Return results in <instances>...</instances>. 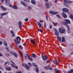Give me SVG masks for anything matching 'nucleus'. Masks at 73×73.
I'll list each match as a JSON object with an SVG mask.
<instances>
[{
	"label": "nucleus",
	"mask_w": 73,
	"mask_h": 73,
	"mask_svg": "<svg viewBox=\"0 0 73 73\" xmlns=\"http://www.w3.org/2000/svg\"><path fill=\"white\" fill-rule=\"evenodd\" d=\"M1 2L2 3H4V0H1Z\"/></svg>",
	"instance_id": "obj_61"
},
{
	"label": "nucleus",
	"mask_w": 73,
	"mask_h": 73,
	"mask_svg": "<svg viewBox=\"0 0 73 73\" xmlns=\"http://www.w3.org/2000/svg\"><path fill=\"white\" fill-rule=\"evenodd\" d=\"M10 48H11V49H13V47H12V46L10 45Z\"/></svg>",
	"instance_id": "obj_59"
},
{
	"label": "nucleus",
	"mask_w": 73,
	"mask_h": 73,
	"mask_svg": "<svg viewBox=\"0 0 73 73\" xmlns=\"http://www.w3.org/2000/svg\"><path fill=\"white\" fill-rule=\"evenodd\" d=\"M28 8H29V9H31V7L30 6H29L28 7Z\"/></svg>",
	"instance_id": "obj_60"
},
{
	"label": "nucleus",
	"mask_w": 73,
	"mask_h": 73,
	"mask_svg": "<svg viewBox=\"0 0 73 73\" xmlns=\"http://www.w3.org/2000/svg\"><path fill=\"white\" fill-rule=\"evenodd\" d=\"M8 62L7 61L6 62H5V63L4 64V66H5V65H7V64H8Z\"/></svg>",
	"instance_id": "obj_40"
},
{
	"label": "nucleus",
	"mask_w": 73,
	"mask_h": 73,
	"mask_svg": "<svg viewBox=\"0 0 73 73\" xmlns=\"http://www.w3.org/2000/svg\"><path fill=\"white\" fill-rule=\"evenodd\" d=\"M16 73H22V72L21 71H18L16 72Z\"/></svg>",
	"instance_id": "obj_49"
},
{
	"label": "nucleus",
	"mask_w": 73,
	"mask_h": 73,
	"mask_svg": "<svg viewBox=\"0 0 73 73\" xmlns=\"http://www.w3.org/2000/svg\"><path fill=\"white\" fill-rule=\"evenodd\" d=\"M48 69L49 70H52L53 69V68L52 67H51L50 68H48Z\"/></svg>",
	"instance_id": "obj_47"
},
{
	"label": "nucleus",
	"mask_w": 73,
	"mask_h": 73,
	"mask_svg": "<svg viewBox=\"0 0 73 73\" xmlns=\"http://www.w3.org/2000/svg\"><path fill=\"white\" fill-rule=\"evenodd\" d=\"M54 31L55 32V34L56 36H59L60 33H59V32H58L57 30V29H55L54 30Z\"/></svg>",
	"instance_id": "obj_6"
},
{
	"label": "nucleus",
	"mask_w": 73,
	"mask_h": 73,
	"mask_svg": "<svg viewBox=\"0 0 73 73\" xmlns=\"http://www.w3.org/2000/svg\"><path fill=\"white\" fill-rule=\"evenodd\" d=\"M3 44V42L1 41H0V45Z\"/></svg>",
	"instance_id": "obj_53"
},
{
	"label": "nucleus",
	"mask_w": 73,
	"mask_h": 73,
	"mask_svg": "<svg viewBox=\"0 0 73 73\" xmlns=\"http://www.w3.org/2000/svg\"><path fill=\"white\" fill-rule=\"evenodd\" d=\"M5 69H6V70H9V68H6Z\"/></svg>",
	"instance_id": "obj_46"
},
{
	"label": "nucleus",
	"mask_w": 73,
	"mask_h": 73,
	"mask_svg": "<svg viewBox=\"0 0 73 73\" xmlns=\"http://www.w3.org/2000/svg\"><path fill=\"white\" fill-rule=\"evenodd\" d=\"M19 47L20 49L21 50L23 49V47H22L21 45H19Z\"/></svg>",
	"instance_id": "obj_38"
},
{
	"label": "nucleus",
	"mask_w": 73,
	"mask_h": 73,
	"mask_svg": "<svg viewBox=\"0 0 73 73\" xmlns=\"http://www.w3.org/2000/svg\"><path fill=\"white\" fill-rule=\"evenodd\" d=\"M50 61V60H48L46 61V64H48V63H49V62Z\"/></svg>",
	"instance_id": "obj_44"
},
{
	"label": "nucleus",
	"mask_w": 73,
	"mask_h": 73,
	"mask_svg": "<svg viewBox=\"0 0 73 73\" xmlns=\"http://www.w3.org/2000/svg\"><path fill=\"white\" fill-rule=\"evenodd\" d=\"M50 29H52V25H50Z\"/></svg>",
	"instance_id": "obj_57"
},
{
	"label": "nucleus",
	"mask_w": 73,
	"mask_h": 73,
	"mask_svg": "<svg viewBox=\"0 0 73 73\" xmlns=\"http://www.w3.org/2000/svg\"><path fill=\"white\" fill-rule=\"evenodd\" d=\"M3 43L5 46H7V43L5 41H4L3 42Z\"/></svg>",
	"instance_id": "obj_31"
},
{
	"label": "nucleus",
	"mask_w": 73,
	"mask_h": 73,
	"mask_svg": "<svg viewBox=\"0 0 73 73\" xmlns=\"http://www.w3.org/2000/svg\"><path fill=\"white\" fill-rule=\"evenodd\" d=\"M11 63H12V64H14V65H15V63H14V62H12V61L11 60Z\"/></svg>",
	"instance_id": "obj_55"
},
{
	"label": "nucleus",
	"mask_w": 73,
	"mask_h": 73,
	"mask_svg": "<svg viewBox=\"0 0 73 73\" xmlns=\"http://www.w3.org/2000/svg\"><path fill=\"white\" fill-rule=\"evenodd\" d=\"M32 65L33 66H35V67H37V65L35 63H33Z\"/></svg>",
	"instance_id": "obj_24"
},
{
	"label": "nucleus",
	"mask_w": 73,
	"mask_h": 73,
	"mask_svg": "<svg viewBox=\"0 0 73 73\" xmlns=\"http://www.w3.org/2000/svg\"><path fill=\"white\" fill-rule=\"evenodd\" d=\"M1 8L2 10H3V11H7V9L5 7H3V6L2 5H1Z\"/></svg>",
	"instance_id": "obj_14"
},
{
	"label": "nucleus",
	"mask_w": 73,
	"mask_h": 73,
	"mask_svg": "<svg viewBox=\"0 0 73 73\" xmlns=\"http://www.w3.org/2000/svg\"><path fill=\"white\" fill-rule=\"evenodd\" d=\"M30 41L33 44H35V40L32 39V38L30 39Z\"/></svg>",
	"instance_id": "obj_20"
},
{
	"label": "nucleus",
	"mask_w": 73,
	"mask_h": 73,
	"mask_svg": "<svg viewBox=\"0 0 73 73\" xmlns=\"http://www.w3.org/2000/svg\"><path fill=\"white\" fill-rule=\"evenodd\" d=\"M15 69H18V67L17 66H15Z\"/></svg>",
	"instance_id": "obj_52"
},
{
	"label": "nucleus",
	"mask_w": 73,
	"mask_h": 73,
	"mask_svg": "<svg viewBox=\"0 0 73 73\" xmlns=\"http://www.w3.org/2000/svg\"><path fill=\"white\" fill-rule=\"evenodd\" d=\"M56 17L58 18L59 19H61V17L60 16V15L58 14H57L56 15Z\"/></svg>",
	"instance_id": "obj_35"
},
{
	"label": "nucleus",
	"mask_w": 73,
	"mask_h": 73,
	"mask_svg": "<svg viewBox=\"0 0 73 73\" xmlns=\"http://www.w3.org/2000/svg\"><path fill=\"white\" fill-rule=\"evenodd\" d=\"M45 5L47 9H49V8H50V6H49V3H46Z\"/></svg>",
	"instance_id": "obj_10"
},
{
	"label": "nucleus",
	"mask_w": 73,
	"mask_h": 73,
	"mask_svg": "<svg viewBox=\"0 0 73 73\" xmlns=\"http://www.w3.org/2000/svg\"><path fill=\"white\" fill-rule=\"evenodd\" d=\"M53 63L54 64H55L56 66L58 65V61L56 60H54L53 61Z\"/></svg>",
	"instance_id": "obj_12"
},
{
	"label": "nucleus",
	"mask_w": 73,
	"mask_h": 73,
	"mask_svg": "<svg viewBox=\"0 0 73 73\" xmlns=\"http://www.w3.org/2000/svg\"><path fill=\"white\" fill-rule=\"evenodd\" d=\"M0 69H1L2 70H3V68H2V67H1L0 66Z\"/></svg>",
	"instance_id": "obj_54"
},
{
	"label": "nucleus",
	"mask_w": 73,
	"mask_h": 73,
	"mask_svg": "<svg viewBox=\"0 0 73 73\" xmlns=\"http://www.w3.org/2000/svg\"><path fill=\"white\" fill-rule=\"evenodd\" d=\"M63 0L64 1V5H65V6H66V7L67 6V5L66 4V3L68 4H69V3H73L72 1H69L68 0Z\"/></svg>",
	"instance_id": "obj_4"
},
{
	"label": "nucleus",
	"mask_w": 73,
	"mask_h": 73,
	"mask_svg": "<svg viewBox=\"0 0 73 73\" xmlns=\"http://www.w3.org/2000/svg\"><path fill=\"white\" fill-rule=\"evenodd\" d=\"M46 17L47 19V21H48V17H47V15H46Z\"/></svg>",
	"instance_id": "obj_56"
},
{
	"label": "nucleus",
	"mask_w": 73,
	"mask_h": 73,
	"mask_svg": "<svg viewBox=\"0 0 73 73\" xmlns=\"http://www.w3.org/2000/svg\"><path fill=\"white\" fill-rule=\"evenodd\" d=\"M18 25L20 30H21V28H22V23L21 21H19L18 22Z\"/></svg>",
	"instance_id": "obj_11"
},
{
	"label": "nucleus",
	"mask_w": 73,
	"mask_h": 73,
	"mask_svg": "<svg viewBox=\"0 0 73 73\" xmlns=\"http://www.w3.org/2000/svg\"><path fill=\"white\" fill-rule=\"evenodd\" d=\"M21 38L19 36H17L16 39H14V42H15L16 44L17 45H18L20 43V41L21 40Z\"/></svg>",
	"instance_id": "obj_1"
},
{
	"label": "nucleus",
	"mask_w": 73,
	"mask_h": 73,
	"mask_svg": "<svg viewBox=\"0 0 73 73\" xmlns=\"http://www.w3.org/2000/svg\"><path fill=\"white\" fill-rule=\"evenodd\" d=\"M23 46H25V45H26V42H25V43H24L23 44Z\"/></svg>",
	"instance_id": "obj_58"
},
{
	"label": "nucleus",
	"mask_w": 73,
	"mask_h": 73,
	"mask_svg": "<svg viewBox=\"0 0 73 73\" xmlns=\"http://www.w3.org/2000/svg\"><path fill=\"white\" fill-rule=\"evenodd\" d=\"M13 55L15 57H16L17 58V54L15 52H14V53L13 54Z\"/></svg>",
	"instance_id": "obj_25"
},
{
	"label": "nucleus",
	"mask_w": 73,
	"mask_h": 73,
	"mask_svg": "<svg viewBox=\"0 0 73 73\" xmlns=\"http://www.w3.org/2000/svg\"><path fill=\"white\" fill-rule=\"evenodd\" d=\"M10 53L11 54H13L14 53V52H13L12 51H11L10 52Z\"/></svg>",
	"instance_id": "obj_45"
},
{
	"label": "nucleus",
	"mask_w": 73,
	"mask_h": 73,
	"mask_svg": "<svg viewBox=\"0 0 73 73\" xmlns=\"http://www.w3.org/2000/svg\"><path fill=\"white\" fill-rule=\"evenodd\" d=\"M62 11L64 12L68 13L69 12V9L66 8H63L62 9Z\"/></svg>",
	"instance_id": "obj_8"
},
{
	"label": "nucleus",
	"mask_w": 73,
	"mask_h": 73,
	"mask_svg": "<svg viewBox=\"0 0 73 73\" xmlns=\"http://www.w3.org/2000/svg\"><path fill=\"white\" fill-rule=\"evenodd\" d=\"M64 21L66 22H64L63 21H62V24L64 25H67L68 24H70V21L68 19H65Z\"/></svg>",
	"instance_id": "obj_2"
},
{
	"label": "nucleus",
	"mask_w": 73,
	"mask_h": 73,
	"mask_svg": "<svg viewBox=\"0 0 73 73\" xmlns=\"http://www.w3.org/2000/svg\"><path fill=\"white\" fill-rule=\"evenodd\" d=\"M36 57V54L35 53H33V58H35V57Z\"/></svg>",
	"instance_id": "obj_32"
},
{
	"label": "nucleus",
	"mask_w": 73,
	"mask_h": 73,
	"mask_svg": "<svg viewBox=\"0 0 73 73\" xmlns=\"http://www.w3.org/2000/svg\"><path fill=\"white\" fill-rule=\"evenodd\" d=\"M34 70H36V73H38V68L36 67V68H34Z\"/></svg>",
	"instance_id": "obj_22"
},
{
	"label": "nucleus",
	"mask_w": 73,
	"mask_h": 73,
	"mask_svg": "<svg viewBox=\"0 0 73 73\" xmlns=\"http://www.w3.org/2000/svg\"><path fill=\"white\" fill-rule=\"evenodd\" d=\"M62 15L64 18H66L67 17V15L64 12H62Z\"/></svg>",
	"instance_id": "obj_13"
},
{
	"label": "nucleus",
	"mask_w": 73,
	"mask_h": 73,
	"mask_svg": "<svg viewBox=\"0 0 73 73\" xmlns=\"http://www.w3.org/2000/svg\"><path fill=\"white\" fill-rule=\"evenodd\" d=\"M69 17L71 19H73V16H72V15H70L69 16Z\"/></svg>",
	"instance_id": "obj_33"
},
{
	"label": "nucleus",
	"mask_w": 73,
	"mask_h": 73,
	"mask_svg": "<svg viewBox=\"0 0 73 73\" xmlns=\"http://www.w3.org/2000/svg\"><path fill=\"white\" fill-rule=\"evenodd\" d=\"M53 24L55 26H56L57 25V23H56L55 24V23H54V22H53Z\"/></svg>",
	"instance_id": "obj_41"
},
{
	"label": "nucleus",
	"mask_w": 73,
	"mask_h": 73,
	"mask_svg": "<svg viewBox=\"0 0 73 73\" xmlns=\"http://www.w3.org/2000/svg\"><path fill=\"white\" fill-rule=\"evenodd\" d=\"M28 64H29V66H30L32 67V64H31V63L29 62L28 63Z\"/></svg>",
	"instance_id": "obj_39"
},
{
	"label": "nucleus",
	"mask_w": 73,
	"mask_h": 73,
	"mask_svg": "<svg viewBox=\"0 0 73 73\" xmlns=\"http://www.w3.org/2000/svg\"><path fill=\"white\" fill-rule=\"evenodd\" d=\"M46 23L45 22H44V28H46Z\"/></svg>",
	"instance_id": "obj_36"
},
{
	"label": "nucleus",
	"mask_w": 73,
	"mask_h": 73,
	"mask_svg": "<svg viewBox=\"0 0 73 73\" xmlns=\"http://www.w3.org/2000/svg\"><path fill=\"white\" fill-rule=\"evenodd\" d=\"M39 21H40V23H42V21H41V20H40Z\"/></svg>",
	"instance_id": "obj_64"
},
{
	"label": "nucleus",
	"mask_w": 73,
	"mask_h": 73,
	"mask_svg": "<svg viewBox=\"0 0 73 73\" xmlns=\"http://www.w3.org/2000/svg\"><path fill=\"white\" fill-rule=\"evenodd\" d=\"M10 33H11L12 34H13L14 33V32H13V31L11 30L10 31Z\"/></svg>",
	"instance_id": "obj_43"
},
{
	"label": "nucleus",
	"mask_w": 73,
	"mask_h": 73,
	"mask_svg": "<svg viewBox=\"0 0 73 73\" xmlns=\"http://www.w3.org/2000/svg\"><path fill=\"white\" fill-rule=\"evenodd\" d=\"M25 59H27V56H25Z\"/></svg>",
	"instance_id": "obj_62"
},
{
	"label": "nucleus",
	"mask_w": 73,
	"mask_h": 73,
	"mask_svg": "<svg viewBox=\"0 0 73 73\" xmlns=\"http://www.w3.org/2000/svg\"><path fill=\"white\" fill-rule=\"evenodd\" d=\"M28 20H29V19H28V18L25 19V21H28Z\"/></svg>",
	"instance_id": "obj_42"
},
{
	"label": "nucleus",
	"mask_w": 73,
	"mask_h": 73,
	"mask_svg": "<svg viewBox=\"0 0 73 73\" xmlns=\"http://www.w3.org/2000/svg\"><path fill=\"white\" fill-rule=\"evenodd\" d=\"M6 49H7V50H8V51H9V49L8 48V47H6L5 48Z\"/></svg>",
	"instance_id": "obj_50"
},
{
	"label": "nucleus",
	"mask_w": 73,
	"mask_h": 73,
	"mask_svg": "<svg viewBox=\"0 0 73 73\" xmlns=\"http://www.w3.org/2000/svg\"><path fill=\"white\" fill-rule=\"evenodd\" d=\"M37 23H38V27H41L42 25H41V24L40 23V22H37Z\"/></svg>",
	"instance_id": "obj_23"
},
{
	"label": "nucleus",
	"mask_w": 73,
	"mask_h": 73,
	"mask_svg": "<svg viewBox=\"0 0 73 73\" xmlns=\"http://www.w3.org/2000/svg\"><path fill=\"white\" fill-rule=\"evenodd\" d=\"M38 31H39V32H41V33H43V31H42V30L41 29H38Z\"/></svg>",
	"instance_id": "obj_34"
},
{
	"label": "nucleus",
	"mask_w": 73,
	"mask_h": 73,
	"mask_svg": "<svg viewBox=\"0 0 73 73\" xmlns=\"http://www.w3.org/2000/svg\"><path fill=\"white\" fill-rule=\"evenodd\" d=\"M49 12L50 13V14L53 15L58 14V12H54L53 11H50Z\"/></svg>",
	"instance_id": "obj_5"
},
{
	"label": "nucleus",
	"mask_w": 73,
	"mask_h": 73,
	"mask_svg": "<svg viewBox=\"0 0 73 73\" xmlns=\"http://www.w3.org/2000/svg\"><path fill=\"white\" fill-rule=\"evenodd\" d=\"M5 1H6V3H9V0H5Z\"/></svg>",
	"instance_id": "obj_37"
},
{
	"label": "nucleus",
	"mask_w": 73,
	"mask_h": 73,
	"mask_svg": "<svg viewBox=\"0 0 73 73\" xmlns=\"http://www.w3.org/2000/svg\"><path fill=\"white\" fill-rule=\"evenodd\" d=\"M12 8L14 9H17V6L16 5H14L12 7Z\"/></svg>",
	"instance_id": "obj_17"
},
{
	"label": "nucleus",
	"mask_w": 73,
	"mask_h": 73,
	"mask_svg": "<svg viewBox=\"0 0 73 73\" xmlns=\"http://www.w3.org/2000/svg\"><path fill=\"white\" fill-rule=\"evenodd\" d=\"M73 73V69H71L67 72V73Z\"/></svg>",
	"instance_id": "obj_26"
},
{
	"label": "nucleus",
	"mask_w": 73,
	"mask_h": 73,
	"mask_svg": "<svg viewBox=\"0 0 73 73\" xmlns=\"http://www.w3.org/2000/svg\"><path fill=\"white\" fill-rule=\"evenodd\" d=\"M12 37H15V34L13 33V34H12Z\"/></svg>",
	"instance_id": "obj_48"
},
{
	"label": "nucleus",
	"mask_w": 73,
	"mask_h": 73,
	"mask_svg": "<svg viewBox=\"0 0 73 73\" xmlns=\"http://www.w3.org/2000/svg\"><path fill=\"white\" fill-rule=\"evenodd\" d=\"M22 65V66H24V67H25V68L27 65V64H26L23 63Z\"/></svg>",
	"instance_id": "obj_29"
},
{
	"label": "nucleus",
	"mask_w": 73,
	"mask_h": 73,
	"mask_svg": "<svg viewBox=\"0 0 73 73\" xmlns=\"http://www.w3.org/2000/svg\"><path fill=\"white\" fill-rule=\"evenodd\" d=\"M45 69H48V67H46V68H45Z\"/></svg>",
	"instance_id": "obj_63"
},
{
	"label": "nucleus",
	"mask_w": 73,
	"mask_h": 73,
	"mask_svg": "<svg viewBox=\"0 0 73 73\" xmlns=\"http://www.w3.org/2000/svg\"><path fill=\"white\" fill-rule=\"evenodd\" d=\"M21 3L22 4V5H24L25 7H27V5H26L25 3L23 1H21Z\"/></svg>",
	"instance_id": "obj_16"
},
{
	"label": "nucleus",
	"mask_w": 73,
	"mask_h": 73,
	"mask_svg": "<svg viewBox=\"0 0 73 73\" xmlns=\"http://www.w3.org/2000/svg\"><path fill=\"white\" fill-rule=\"evenodd\" d=\"M62 42H65V38L64 37H62Z\"/></svg>",
	"instance_id": "obj_27"
},
{
	"label": "nucleus",
	"mask_w": 73,
	"mask_h": 73,
	"mask_svg": "<svg viewBox=\"0 0 73 73\" xmlns=\"http://www.w3.org/2000/svg\"><path fill=\"white\" fill-rule=\"evenodd\" d=\"M26 55L28 57V59L30 60L31 61H33V59H32V58H31V57H30V56H29L28 54H27Z\"/></svg>",
	"instance_id": "obj_9"
},
{
	"label": "nucleus",
	"mask_w": 73,
	"mask_h": 73,
	"mask_svg": "<svg viewBox=\"0 0 73 73\" xmlns=\"http://www.w3.org/2000/svg\"><path fill=\"white\" fill-rule=\"evenodd\" d=\"M11 66H13V67H15V65H13V64H11Z\"/></svg>",
	"instance_id": "obj_51"
},
{
	"label": "nucleus",
	"mask_w": 73,
	"mask_h": 73,
	"mask_svg": "<svg viewBox=\"0 0 73 73\" xmlns=\"http://www.w3.org/2000/svg\"><path fill=\"white\" fill-rule=\"evenodd\" d=\"M31 3L33 4H36V1L34 0H32L31 1Z\"/></svg>",
	"instance_id": "obj_21"
},
{
	"label": "nucleus",
	"mask_w": 73,
	"mask_h": 73,
	"mask_svg": "<svg viewBox=\"0 0 73 73\" xmlns=\"http://www.w3.org/2000/svg\"><path fill=\"white\" fill-rule=\"evenodd\" d=\"M7 15V13H1V16L2 17L3 16H4V15Z\"/></svg>",
	"instance_id": "obj_18"
},
{
	"label": "nucleus",
	"mask_w": 73,
	"mask_h": 73,
	"mask_svg": "<svg viewBox=\"0 0 73 73\" xmlns=\"http://www.w3.org/2000/svg\"><path fill=\"white\" fill-rule=\"evenodd\" d=\"M57 39H58V40L60 41V42H62V41L61 40V38L59 36H57Z\"/></svg>",
	"instance_id": "obj_19"
},
{
	"label": "nucleus",
	"mask_w": 73,
	"mask_h": 73,
	"mask_svg": "<svg viewBox=\"0 0 73 73\" xmlns=\"http://www.w3.org/2000/svg\"><path fill=\"white\" fill-rule=\"evenodd\" d=\"M66 27H67L68 31H69L70 30V28L69 27V25H66Z\"/></svg>",
	"instance_id": "obj_30"
},
{
	"label": "nucleus",
	"mask_w": 73,
	"mask_h": 73,
	"mask_svg": "<svg viewBox=\"0 0 73 73\" xmlns=\"http://www.w3.org/2000/svg\"><path fill=\"white\" fill-rule=\"evenodd\" d=\"M25 68L26 69H27V70H29V69H30V68H29V66L27 65L26 66Z\"/></svg>",
	"instance_id": "obj_28"
},
{
	"label": "nucleus",
	"mask_w": 73,
	"mask_h": 73,
	"mask_svg": "<svg viewBox=\"0 0 73 73\" xmlns=\"http://www.w3.org/2000/svg\"><path fill=\"white\" fill-rule=\"evenodd\" d=\"M54 70L55 72L56 73H60V71L58 70V68H56L54 69Z\"/></svg>",
	"instance_id": "obj_15"
},
{
	"label": "nucleus",
	"mask_w": 73,
	"mask_h": 73,
	"mask_svg": "<svg viewBox=\"0 0 73 73\" xmlns=\"http://www.w3.org/2000/svg\"><path fill=\"white\" fill-rule=\"evenodd\" d=\"M46 55L44 56H43L42 55V58L43 60H46L48 59V57Z\"/></svg>",
	"instance_id": "obj_7"
},
{
	"label": "nucleus",
	"mask_w": 73,
	"mask_h": 73,
	"mask_svg": "<svg viewBox=\"0 0 73 73\" xmlns=\"http://www.w3.org/2000/svg\"><path fill=\"white\" fill-rule=\"evenodd\" d=\"M59 31L60 33L63 34L65 32V29H63V28L61 27L59 29Z\"/></svg>",
	"instance_id": "obj_3"
}]
</instances>
